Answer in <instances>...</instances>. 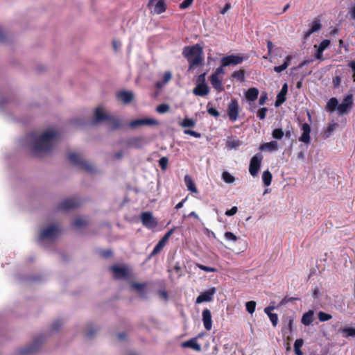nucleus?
Instances as JSON below:
<instances>
[{"label":"nucleus","mask_w":355,"mask_h":355,"mask_svg":"<svg viewBox=\"0 0 355 355\" xmlns=\"http://www.w3.org/2000/svg\"><path fill=\"white\" fill-rule=\"evenodd\" d=\"M28 137L34 141L32 146L33 153L37 155L46 154L53 150L54 142L57 138V132L47 130L40 136L33 132L28 134Z\"/></svg>","instance_id":"f257e3e1"},{"label":"nucleus","mask_w":355,"mask_h":355,"mask_svg":"<svg viewBox=\"0 0 355 355\" xmlns=\"http://www.w3.org/2000/svg\"><path fill=\"white\" fill-rule=\"evenodd\" d=\"M182 55L189 64V71L203 64V50L202 47L198 44L184 46L182 51Z\"/></svg>","instance_id":"f03ea898"},{"label":"nucleus","mask_w":355,"mask_h":355,"mask_svg":"<svg viewBox=\"0 0 355 355\" xmlns=\"http://www.w3.org/2000/svg\"><path fill=\"white\" fill-rule=\"evenodd\" d=\"M102 121H106L107 128L110 130L119 129L121 126V121L112 116L103 112L102 109L98 107L95 110L93 123L96 124Z\"/></svg>","instance_id":"7ed1b4c3"},{"label":"nucleus","mask_w":355,"mask_h":355,"mask_svg":"<svg viewBox=\"0 0 355 355\" xmlns=\"http://www.w3.org/2000/svg\"><path fill=\"white\" fill-rule=\"evenodd\" d=\"M69 161L78 168L84 170L89 173H92L94 170V166L82 158L80 154L76 153H70L68 155Z\"/></svg>","instance_id":"20e7f679"},{"label":"nucleus","mask_w":355,"mask_h":355,"mask_svg":"<svg viewBox=\"0 0 355 355\" xmlns=\"http://www.w3.org/2000/svg\"><path fill=\"white\" fill-rule=\"evenodd\" d=\"M43 342V337L40 336L34 339L33 343L18 351V355H32L37 352L40 348Z\"/></svg>","instance_id":"39448f33"},{"label":"nucleus","mask_w":355,"mask_h":355,"mask_svg":"<svg viewBox=\"0 0 355 355\" xmlns=\"http://www.w3.org/2000/svg\"><path fill=\"white\" fill-rule=\"evenodd\" d=\"M263 158V155L261 153H257L251 158L249 165V173L252 177L257 176Z\"/></svg>","instance_id":"423d86ee"},{"label":"nucleus","mask_w":355,"mask_h":355,"mask_svg":"<svg viewBox=\"0 0 355 355\" xmlns=\"http://www.w3.org/2000/svg\"><path fill=\"white\" fill-rule=\"evenodd\" d=\"M80 201L76 198H67L60 202L56 209L58 211H69L79 207Z\"/></svg>","instance_id":"0eeeda50"},{"label":"nucleus","mask_w":355,"mask_h":355,"mask_svg":"<svg viewBox=\"0 0 355 355\" xmlns=\"http://www.w3.org/2000/svg\"><path fill=\"white\" fill-rule=\"evenodd\" d=\"M60 231L56 225H50L46 228L44 229L39 236V239L43 241L45 239H53L58 236Z\"/></svg>","instance_id":"6e6552de"},{"label":"nucleus","mask_w":355,"mask_h":355,"mask_svg":"<svg viewBox=\"0 0 355 355\" xmlns=\"http://www.w3.org/2000/svg\"><path fill=\"white\" fill-rule=\"evenodd\" d=\"M227 114L231 121H235L239 118V105L237 99H232L227 106Z\"/></svg>","instance_id":"1a4fd4ad"},{"label":"nucleus","mask_w":355,"mask_h":355,"mask_svg":"<svg viewBox=\"0 0 355 355\" xmlns=\"http://www.w3.org/2000/svg\"><path fill=\"white\" fill-rule=\"evenodd\" d=\"M244 59L245 58L243 56L232 54L223 57L220 62L223 67L234 66L241 64Z\"/></svg>","instance_id":"9d476101"},{"label":"nucleus","mask_w":355,"mask_h":355,"mask_svg":"<svg viewBox=\"0 0 355 355\" xmlns=\"http://www.w3.org/2000/svg\"><path fill=\"white\" fill-rule=\"evenodd\" d=\"M141 220L143 225L148 229L155 228L157 225V220L150 211L142 212L141 214Z\"/></svg>","instance_id":"9b49d317"},{"label":"nucleus","mask_w":355,"mask_h":355,"mask_svg":"<svg viewBox=\"0 0 355 355\" xmlns=\"http://www.w3.org/2000/svg\"><path fill=\"white\" fill-rule=\"evenodd\" d=\"M110 270L112 272L114 278L116 279H125L129 276V270L125 266L114 265L110 268Z\"/></svg>","instance_id":"f8f14e48"},{"label":"nucleus","mask_w":355,"mask_h":355,"mask_svg":"<svg viewBox=\"0 0 355 355\" xmlns=\"http://www.w3.org/2000/svg\"><path fill=\"white\" fill-rule=\"evenodd\" d=\"M354 105V100L352 94H348L343 99L342 103L338 105V111L339 114H344L347 112L349 109H351Z\"/></svg>","instance_id":"ddd939ff"},{"label":"nucleus","mask_w":355,"mask_h":355,"mask_svg":"<svg viewBox=\"0 0 355 355\" xmlns=\"http://www.w3.org/2000/svg\"><path fill=\"white\" fill-rule=\"evenodd\" d=\"M216 289L212 287L210 289L205 291L198 295L196 298V303L201 304L205 302H211L213 300V296L216 293Z\"/></svg>","instance_id":"4468645a"},{"label":"nucleus","mask_w":355,"mask_h":355,"mask_svg":"<svg viewBox=\"0 0 355 355\" xmlns=\"http://www.w3.org/2000/svg\"><path fill=\"white\" fill-rule=\"evenodd\" d=\"M158 124V121L153 119H139L130 121L129 125L132 128H135L140 125H157Z\"/></svg>","instance_id":"2eb2a0df"},{"label":"nucleus","mask_w":355,"mask_h":355,"mask_svg":"<svg viewBox=\"0 0 355 355\" xmlns=\"http://www.w3.org/2000/svg\"><path fill=\"white\" fill-rule=\"evenodd\" d=\"M148 7L154 6V12L162 14L166 10V5L164 0H150L148 3Z\"/></svg>","instance_id":"dca6fc26"},{"label":"nucleus","mask_w":355,"mask_h":355,"mask_svg":"<svg viewBox=\"0 0 355 355\" xmlns=\"http://www.w3.org/2000/svg\"><path fill=\"white\" fill-rule=\"evenodd\" d=\"M301 130H302V134L299 138V141L308 144L310 143V133H311V126L307 123H304L302 125Z\"/></svg>","instance_id":"f3484780"},{"label":"nucleus","mask_w":355,"mask_h":355,"mask_svg":"<svg viewBox=\"0 0 355 355\" xmlns=\"http://www.w3.org/2000/svg\"><path fill=\"white\" fill-rule=\"evenodd\" d=\"M202 322L205 328L207 331H210L212 327V320H211V311L208 309H205L202 311Z\"/></svg>","instance_id":"a211bd4d"},{"label":"nucleus","mask_w":355,"mask_h":355,"mask_svg":"<svg viewBox=\"0 0 355 355\" xmlns=\"http://www.w3.org/2000/svg\"><path fill=\"white\" fill-rule=\"evenodd\" d=\"M288 92V85L287 83H284L277 96V99L275 103V107H279L282 103H284L286 100V94Z\"/></svg>","instance_id":"6ab92c4d"},{"label":"nucleus","mask_w":355,"mask_h":355,"mask_svg":"<svg viewBox=\"0 0 355 355\" xmlns=\"http://www.w3.org/2000/svg\"><path fill=\"white\" fill-rule=\"evenodd\" d=\"M209 92V88L206 83L197 84L196 87L193 89V93L196 96H205Z\"/></svg>","instance_id":"aec40b11"},{"label":"nucleus","mask_w":355,"mask_h":355,"mask_svg":"<svg viewBox=\"0 0 355 355\" xmlns=\"http://www.w3.org/2000/svg\"><path fill=\"white\" fill-rule=\"evenodd\" d=\"M201 336L202 334H199L197 337L184 342L182 344V347L191 348L196 352H200L201 350V346L197 343V338Z\"/></svg>","instance_id":"412c9836"},{"label":"nucleus","mask_w":355,"mask_h":355,"mask_svg":"<svg viewBox=\"0 0 355 355\" xmlns=\"http://www.w3.org/2000/svg\"><path fill=\"white\" fill-rule=\"evenodd\" d=\"M117 98L121 100L123 103H130L134 98L133 94L128 91H121L117 93Z\"/></svg>","instance_id":"4be33fe9"},{"label":"nucleus","mask_w":355,"mask_h":355,"mask_svg":"<svg viewBox=\"0 0 355 355\" xmlns=\"http://www.w3.org/2000/svg\"><path fill=\"white\" fill-rule=\"evenodd\" d=\"M210 83L212 87L218 92H222L224 88L223 87L222 79L218 76H216V74H211L210 76Z\"/></svg>","instance_id":"5701e85b"},{"label":"nucleus","mask_w":355,"mask_h":355,"mask_svg":"<svg viewBox=\"0 0 355 355\" xmlns=\"http://www.w3.org/2000/svg\"><path fill=\"white\" fill-rule=\"evenodd\" d=\"M144 139L142 137H135L128 141V146L136 148H141L144 144Z\"/></svg>","instance_id":"b1692460"},{"label":"nucleus","mask_w":355,"mask_h":355,"mask_svg":"<svg viewBox=\"0 0 355 355\" xmlns=\"http://www.w3.org/2000/svg\"><path fill=\"white\" fill-rule=\"evenodd\" d=\"M322 25L319 21H313L311 25V27L304 33V37L307 39L310 35L321 29Z\"/></svg>","instance_id":"393cba45"},{"label":"nucleus","mask_w":355,"mask_h":355,"mask_svg":"<svg viewBox=\"0 0 355 355\" xmlns=\"http://www.w3.org/2000/svg\"><path fill=\"white\" fill-rule=\"evenodd\" d=\"M259 149L261 150H268L269 152L276 151L278 149V143L276 141H271L262 144Z\"/></svg>","instance_id":"a878e982"},{"label":"nucleus","mask_w":355,"mask_h":355,"mask_svg":"<svg viewBox=\"0 0 355 355\" xmlns=\"http://www.w3.org/2000/svg\"><path fill=\"white\" fill-rule=\"evenodd\" d=\"M293 57L291 55H287L282 64L279 66H276L274 67V71L277 73H281L283 71H284L287 67L290 65L291 60H293Z\"/></svg>","instance_id":"bb28decb"},{"label":"nucleus","mask_w":355,"mask_h":355,"mask_svg":"<svg viewBox=\"0 0 355 355\" xmlns=\"http://www.w3.org/2000/svg\"><path fill=\"white\" fill-rule=\"evenodd\" d=\"M314 312L312 310H309L303 314L301 322L303 324L308 326L310 325L314 319Z\"/></svg>","instance_id":"cd10ccee"},{"label":"nucleus","mask_w":355,"mask_h":355,"mask_svg":"<svg viewBox=\"0 0 355 355\" xmlns=\"http://www.w3.org/2000/svg\"><path fill=\"white\" fill-rule=\"evenodd\" d=\"M259 90L256 87H251L245 92V98L249 101H254L258 98Z\"/></svg>","instance_id":"c85d7f7f"},{"label":"nucleus","mask_w":355,"mask_h":355,"mask_svg":"<svg viewBox=\"0 0 355 355\" xmlns=\"http://www.w3.org/2000/svg\"><path fill=\"white\" fill-rule=\"evenodd\" d=\"M184 183L187 187V189L193 193H198V189L195 185V183L193 180V179L191 178V176H189V175H186L184 176Z\"/></svg>","instance_id":"c756f323"},{"label":"nucleus","mask_w":355,"mask_h":355,"mask_svg":"<svg viewBox=\"0 0 355 355\" xmlns=\"http://www.w3.org/2000/svg\"><path fill=\"white\" fill-rule=\"evenodd\" d=\"M338 101L336 98H331L326 105V110L329 112H334L336 109L338 110Z\"/></svg>","instance_id":"7c9ffc66"},{"label":"nucleus","mask_w":355,"mask_h":355,"mask_svg":"<svg viewBox=\"0 0 355 355\" xmlns=\"http://www.w3.org/2000/svg\"><path fill=\"white\" fill-rule=\"evenodd\" d=\"M146 286V283L133 282L131 284L132 288L136 290L139 293V295L141 297H145L144 290H145Z\"/></svg>","instance_id":"2f4dec72"},{"label":"nucleus","mask_w":355,"mask_h":355,"mask_svg":"<svg viewBox=\"0 0 355 355\" xmlns=\"http://www.w3.org/2000/svg\"><path fill=\"white\" fill-rule=\"evenodd\" d=\"M242 144V141H240L239 139H236V138H229L227 141V143H226V145H227V147L230 148V149H236L238 148L240 146H241Z\"/></svg>","instance_id":"473e14b6"},{"label":"nucleus","mask_w":355,"mask_h":355,"mask_svg":"<svg viewBox=\"0 0 355 355\" xmlns=\"http://www.w3.org/2000/svg\"><path fill=\"white\" fill-rule=\"evenodd\" d=\"M304 344V340L302 338L297 339L294 343V352L296 355H303L301 347Z\"/></svg>","instance_id":"72a5a7b5"},{"label":"nucleus","mask_w":355,"mask_h":355,"mask_svg":"<svg viewBox=\"0 0 355 355\" xmlns=\"http://www.w3.org/2000/svg\"><path fill=\"white\" fill-rule=\"evenodd\" d=\"M272 175L268 170L265 171L263 173L262 180H263V184L265 186H266V187L270 186L271 184V182H272Z\"/></svg>","instance_id":"f704fd0d"},{"label":"nucleus","mask_w":355,"mask_h":355,"mask_svg":"<svg viewBox=\"0 0 355 355\" xmlns=\"http://www.w3.org/2000/svg\"><path fill=\"white\" fill-rule=\"evenodd\" d=\"M196 125L195 121L191 118H184L180 125L182 128H193Z\"/></svg>","instance_id":"c9c22d12"},{"label":"nucleus","mask_w":355,"mask_h":355,"mask_svg":"<svg viewBox=\"0 0 355 355\" xmlns=\"http://www.w3.org/2000/svg\"><path fill=\"white\" fill-rule=\"evenodd\" d=\"M231 76L233 78L243 82L245 80V71L243 69L235 71L232 73Z\"/></svg>","instance_id":"e433bc0d"},{"label":"nucleus","mask_w":355,"mask_h":355,"mask_svg":"<svg viewBox=\"0 0 355 355\" xmlns=\"http://www.w3.org/2000/svg\"><path fill=\"white\" fill-rule=\"evenodd\" d=\"M222 179L225 182L228 184L233 183L235 180V178L227 171L223 172Z\"/></svg>","instance_id":"4c0bfd02"},{"label":"nucleus","mask_w":355,"mask_h":355,"mask_svg":"<svg viewBox=\"0 0 355 355\" xmlns=\"http://www.w3.org/2000/svg\"><path fill=\"white\" fill-rule=\"evenodd\" d=\"M87 221L82 218H77L73 222V226L76 228H80L87 225Z\"/></svg>","instance_id":"58836bf2"},{"label":"nucleus","mask_w":355,"mask_h":355,"mask_svg":"<svg viewBox=\"0 0 355 355\" xmlns=\"http://www.w3.org/2000/svg\"><path fill=\"white\" fill-rule=\"evenodd\" d=\"M165 246V244H164L162 242L159 241L156 244L155 248H153V251L150 253V257H153L160 252V251L164 248Z\"/></svg>","instance_id":"ea45409f"},{"label":"nucleus","mask_w":355,"mask_h":355,"mask_svg":"<svg viewBox=\"0 0 355 355\" xmlns=\"http://www.w3.org/2000/svg\"><path fill=\"white\" fill-rule=\"evenodd\" d=\"M284 135V132L282 128L274 129L272 132V136L274 139H281Z\"/></svg>","instance_id":"a19ab883"},{"label":"nucleus","mask_w":355,"mask_h":355,"mask_svg":"<svg viewBox=\"0 0 355 355\" xmlns=\"http://www.w3.org/2000/svg\"><path fill=\"white\" fill-rule=\"evenodd\" d=\"M318 318L320 322H325L331 320L332 318V315L323 311H320L318 313Z\"/></svg>","instance_id":"79ce46f5"},{"label":"nucleus","mask_w":355,"mask_h":355,"mask_svg":"<svg viewBox=\"0 0 355 355\" xmlns=\"http://www.w3.org/2000/svg\"><path fill=\"white\" fill-rule=\"evenodd\" d=\"M342 333L345 337L355 336V329L345 327L342 330Z\"/></svg>","instance_id":"37998d69"},{"label":"nucleus","mask_w":355,"mask_h":355,"mask_svg":"<svg viewBox=\"0 0 355 355\" xmlns=\"http://www.w3.org/2000/svg\"><path fill=\"white\" fill-rule=\"evenodd\" d=\"M256 302L254 301H249L245 304L246 310L248 313L252 314L256 308Z\"/></svg>","instance_id":"c03bdc74"},{"label":"nucleus","mask_w":355,"mask_h":355,"mask_svg":"<svg viewBox=\"0 0 355 355\" xmlns=\"http://www.w3.org/2000/svg\"><path fill=\"white\" fill-rule=\"evenodd\" d=\"M175 230V227H173L168 230L164 236L159 240V241L162 242L164 244L166 245L167 243L168 239L171 237V236L173 234L174 231Z\"/></svg>","instance_id":"a18cd8bd"},{"label":"nucleus","mask_w":355,"mask_h":355,"mask_svg":"<svg viewBox=\"0 0 355 355\" xmlns=\"http://www.w3.org/2000/svg\"><path fill=\"white\" fill-rule=\"evenodd\" d=\"M168 159L166 157H162L159 160V165L162 170L164 171L167 168Z\"/></svg>","instance_id":"49530a36"},{"label":"nucleus","mask_w":355,"mask_h":355,"mask_svg":"<svg viewBox=\"0 0 355 355\" xmlns=\"http://www.w3.org/2000/svg\"><path fill=\"white\" fill-rule=\"evenodd\" d=\"M268 108L267 107H262V108H260L258 111H257V117L260 119V120H263L265 119L266 118V113L268 112Z\"/></svg>","instance_id":"de8ad7c7"},{"label":"nucleus","mask_w":355,"mask_h":355,"mask_svg":"<svg viewBox=\"0 0 355 355\" xmlns=\"http://www.w3.org/2000/svg\"><path fill=\"white\" fill-rule=\"evenodd\" d=\"M62 324H63L62 322L60 320H57L54 321L51 324V331H58L62 326Z\"/></svg>","instance_id":"09e8293b"},{"label":"nucleus","mask_w":355,"mask_h":355,"mask_svg":"<svg viewBox=\"0 0 355 355\" xmlns=\"http://www.w3.org/2000/svg\"><path fill=\"white\" fill-rule=\"evenodd\" d=\"M156 110L157 112L163 114L169 110V106L167 104L162 103L157 107Z\"/></svg>","instance_id":"8fccbe9b"},{"label":"nucleus","mask_w":355,"mask_h":355,"mask_svg":"<svg viewBox=\"0 0 355 355\" xmlns=\"http://www.w3.org/2000/svg\"><path fill=\"white\" fill-rule=\"evenodd\" d=\"M196 266L198 268H200V270H204L205 272H214L217 271V269L216 268L206 266H204V265H202V264H200V263H197Z\"/></svg>","instance_id":"3c124183"},{"label":"nucleus","mask_w":355,"mask_h":355,"mask_svg":"<svg viewBox=\"0 0 355 355\" xmlns=\"http://www.w3.org/2000/svg\"><path fill=\"white\" fill-rule=\"evenodd\" d=\"M184 133L185 135H191L192 137H194L196 138H200L201 137V134L198 132H196V131H193V130H189V129H185L184 130Z\"/></svg>","instance_id":"603ef678"},{"label":"nucleus","mask_w":355,"mask_h":355,"mask_svg":"<svg viewBox=\"0 0 355 355\" xmlns=\"http://www.w3.org/2000/svg\"><path fill=\"white\" fill-rule=\"evenodd\" d=\"M225 238L227 240L236 241L238 240L237 236L231 232H226L225 233Z\"/></svg>","instance_id":"864d4df0"},{"label":"nucleus","mask_w":355,"mask_h":355,"mask_svg":"<svg viewBox=\"0 0 355 355\" xmlns=\"http://www.w3.org/2000/svg\"><path fill=\"white\" fill-rule=\"evenodd\" d=\"M330 43L331 42L329 40H324L320 42L318 48L324 51L330 45Z\"/></svg>","instance_id":"5fc2aeb1"},{"label":"nucleus","mask_w":355,"mask_h":355,"mask_svg":"<svg viewBox=\"0 0 355 355\" xmlns=\"http://www.w3.org/2000/svg\"><path fill=\"white\" fill-rule=\"evenodd\" d=\"M269 318L273 325V327H276L278 323V315L276 313H270L269 314Z\"/></svg>","instance_id":"6e6d98bb"},{"label":"nucleus","mask_w":355,"mask_h":355,"mask_svg":"<svg viewBox=\"0 0 355 355\" xmlns=\"http://www.w3.org/2000/svg\"><path fill=\"white\" fill-rule=\"evenodd\" d=\"M286 322H287V329L288 332H291L293 331V318L291 316L287 317L286 320Z\"/></svg>","instance_id":"4d7b16f0"},{"label":"nucleus","mask_w":355,"mask_h":355,"mask_svg":"<svg viewBox=\"0 0 355 355\" xmlns=\"http://www.w3.org/2000/svg\"><path fill=\"white\" fill-rule=\"evenodd\" d=\"M207 112L211 115V116H213L216 118H218L219 116H220V113L219 112L216 110L215 108L211 107H207Z\"/></svg>","instance_id":"13d9d810"},{"label":"nucleus","mask_w":355,"mask_h":355,"mask_svg":"<svg viewBox=\"0 0 355 355\" xmlns=\"http://www.w3.org/2000/svg\"><path fill=\"white\" fill-rule=\"evenodd\" d=\"M193 1V0H184L180 4V8L182 9V10L187 8L188 7H189L191 5Z\"/></svg>","instance_id":"bf43d9fd"},{"label":"nucleus","mask_w":355,"mask_h":355,"mask_svg":"<svg viewBox=\"0 0 355 355\" xmlns=\"http://www.w3.org/2000/svg\"><path fill=\"white\" fill-rule=\"evenodd\" d=\"M100 255L105 259H107L112 255V251L111 250H104L100 252Z\"/></svg>","instance_id":"052dcab7"},{"label":"nucleus","mask_w":355,"mask_h":355,"mask_svg":"<svg viewBox=\"0 0 355 355\" xmlns=\"http://www.w3.org/2000/svg\"><path fill=\"white\" fill-rule=\"evenodd\" d=\"M172 78L171 73L170 71H166L163 75V84L167 83Z\"/></svg>","instance_id":"680f3d73"},{"label":"nucleus","mask_w":355,"mask_h":355,"mask_svg":"<svg viewBox=\"0 0 355 355\" xmlns=\"http://www.w3.org/2000/svg\"><path fill=\"white\" fill-rule=\"evenodd\" d=\"M97 331L98 329L96 328L91 327L89 329H88L85 336L87 338H92V336L97 332Z\"/></svg>","instance_id":"e2e57ef3"},{"label":"nucleus","mask_w":355,"mask_h":355,"mask_svg":"<svg viewBox=\"0 0 355 355\" xmlns=\"http://www.w3.org/2000/svg\"><path fill=\"white\" fill-rule=\"evenodd\" d=\"M268 99V94L266 92H263L261 94V96L259 100V104L260 105H263L266 103V100Z\"/></svg>","instance_id":"0e129e2a"},{"label":"nucleus","mask_w":355,"mask_h":355,"mask_svg":"<svg viewBox=\"0 0 355 355\" xmlns=\"http://www.w3.org/2000/svg\"><path fill=\"white\" fill-rule=\"evenodd\" d=\"M238 211V209L236 207H232L230 209H228L225 211V215L228 216H234V214H236Z\"/></svg>","instance_id":"69168bd1"},{"label":"nucleus","mask_w":355,"mask_h":355,"mask_svg":"<svg viewBox=\"0 0 355 355\" xmlns=\"http://www.w3.org/2000/svg\"><path fill=\"white\" fill-rule=\"evenodd\" d=\"M223 67H223L222 65L220 67H218L212 74H216V76H218V77H219L220 75L224 74L225 71H224Z\"/></svg>","instance_id":"338daca9"},{"label":"nucleus","mask_w":355,"mask_h":355,"mask_svg":"<svg viewBox=\"0 0 355 355\" xmlns=\"http://www.w3.org/2000/svg\"><path fill=\"white\" fill-rule=\"evenodd\" d=\"M348 66L352 69L354 72L353 78H354V82H355V60L351 61Z\"/></svg>","instance_id":"774afa93"}]
</instances>
